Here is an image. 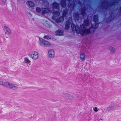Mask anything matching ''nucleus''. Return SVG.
Masks as SVG:
<instances>
[{
    "mask_svg": "<svg viewBox=\"0 0 121 121\" xmlns=\"http://www.w3.org/2000/svg\"><path fill=\"white\" fill-rule=\"evenodd\" d=\"M70 22L67 21L65 26V29H69L70 27V23L71 24V28L72 30L76 31L77 34H80L82 35H84L85 34H88L90 33V29L88 28L89 26H90V24L88 19L85 20L84 22V24L80 26L79 28L78 25L75 26L71 22H72V18H69Z\"/></svg>",
    "mask_w": 121,
    "mask_h": 121,
    "instance_id": "obj_1",
    "label": "nucleus"
},
{
    "mask_svg": "<svg viewBox=\"0 0 121 121\" xmlns=\"http://www.w3.org/2000/svg\"><path fill=\"white\" fill-rule=\"evenodd\" d=\"M39 43L41 46L44 47H49L52 46V44L51 43L41 38L39 39Z\"/></svg>",
    "mask_w": 121,
    "mask_h": 121,
    "instance_id": "obj_2",
    "label": "nucleus"
},
{
    "mask_svg": "<svg viewBox=\"0 0 121 121\" xmlns=\"http://www.w3.org/2000/svg\"><path fill=\"white\" fill-rule=\"evenodd\" d=\"M29 56L34 60H37L39 57L40 55L39 52L36 51L31 52L28 55Z\"/></svg>",
    "mask_w": 121,
    "mask_h": 121,
    "instance_id": "obj_3",
    "label": "nucleus"
},
{
    "mask_svg": "<svg viewBox=\"0 0 121 121\" xmlns=\"http://www.w3.org/2000/svg\"><path fill=\"white\" fill-rule=\"evenodd\" d=\"M4 30L6 37H8L11 35L12 33L11 30L8 26H6L4 27Z\"/></svg>",
    "mask_w": 121,
    "mask_h": 121,
    "instance_id": "obj_4",
    "label": "nucleus"
},
{
    "mask_svg": "<svg viewBox=\"0 0 121 121\" xmlns=\"http://www.w3.org/2000/svg\"><path fill=\"white\" fill-rule=\"evenodd\" d=\"M55 51L52 49H50L48 50V57L50 59L53 58L55 56Z\"/></svg>",
    "mask_w": 121,
    "mask_h": 121,
    "instance_id": "obj_5",
    "label": "nucleus"
},
{
    "mask_svg": "<svg viewBox=\"0 0 121 121\" xmlns=\"http://www.w3.org/2000/svg\"><path fill=\"white\" fill-rule=\"evenodd\" d=\"M93 22L94 24L92 25L91 27H92L93 28L96 29L97 28L98 26V16L97 15H95L94 16L93 19Z\"/></svg>",
    "mask_w": 121,
    "mask_h": 121,
    "instance_id": "obj_6",
    "label": "nucleus"
},
{
    "mask_svg": "<svg viewBox=\"0 0 121 121\" xmlns=\"http://www.w3.org/2000/svg\"><path fill=\"white\" fill-rule=\"evenodd\" d=\"M9 82L5 79H0V85L7 87Z\"/></svg>",
    "mask_w": 121,
    "mask_h": 121,
    "instance_id": "obj_7",
    "label": "nucleus"
},
{
    "mask_svg": "<svg viewBox=\"0 0 121 121\" xmlns=\"http://www.w3.org/2000/svg\"><path fill=\"white\" fill-rule=\"evenodd\" d=\"M63 96L65 99L70 100H73L74 99L73 96L66 93H64Z\"/></svg>",
    "mask_w": 121,
    "mask_h": 121,
    "instance_id": "obj_8",
    "label": "nucleus"
},
{
    "mask_svg": "<svg viewBox=\"0 0 121 121\" xmlns=\"http://www.w3.org/2000/svg\"><path fill=\"white\" fill-rule=\"evenodd\" d=\"M7 87L14 90H16L18 89V87L10 82H9Z\"/></svg>",
    "mask_w": 121,
    "mask_h": 121,
    "instance_id": "obj_9",
    "label": "nucleus"
},
{
    "mask_svg": "<svg viewBox=\"0 0 121 121\" xmlns=\"http://www.w3.org/2000/svg\"><path fill=\"white\" fill-rule=\"evenodd\" d=\"M67 11H65L63 13V17H60L58 19L56 20V22L57 23L60 22H62L63 21V17L65 16L66 14Z\"/></svg>",
    "mask_w": 121,
    "mask_h": 121,
    "instance_id": "obj_10",
    "label": "nucleus"
},
{
    "mask_svg": "<svg viewBox=\"0 0 121 121\" xmlns=\"http://www.w3.org/2000/svg\"><path fill=\"white\" fill-rule=\"evenodd\" d=\"M63 31L60 30H59L56 31V35L61 36L63 35Z\"/></svg>",
    "mask_w": 121,
    "mask_h": 121,
    "instance_id": "obj_11",
    "label": "nucleus"
},
{
    "mask_svg": "<svg viewBox=\"0 0 121 121\" xmlns=\"http://www.w3.org/2000/svg\"><path fill=\"white\" fill-rule=\"evenodd\" d=\"M85 55L83 53H81L80 55V58L81 61L84 62L85 60Z\"/></svg>",
    "mask_w": 121,
    "mask_h": 121,
    "instance_id": "obj_12",
    "label": "nucleus"
},
{
    "mask_svg": "<svg viewBox=\"0 0 121 121\" xmlns=\"http://www.w3.org/2000/svg\"><path fill=\"white\" fill-rule=\"evenodd\" d=\"M53 16L52 17V18L53 19H55V16H58L60 15V13L59 12H57L56 11L53 12Z\"/></svg>",
    "mask_w": 121,
    "mask_h": 121,
    "instance_id": "obj_13",
    "label": "nucleus"
},
{
    "mask_svg": "<svg viewBox=\"0 0 121 121\" xmlns=\"http://www.w3.org/2000/svg\"><path fill=\"white\" fill-rule=\"evenodd\" d=\"M26 4L30 7H34L35 6L34 3L32 1H28L27 2Z\"/></svg>",
    "mask_w": 121,
    "mask_h": 121,
    "instance_id": "obj_14",
    "label": "nucleus"
},
{
    "mask_svg": "<svg viewBox=\"0 0 121 121\" xmlns=\"http://www.w3.org/2000/svg\"><path fill=\"white\" fill-rule=\"evenodd\" d=\"M53 9H58L59 7V4L56 3H54L52 4Z\"/></svg>",
    "mask_w": 121,
    "mask_h": 121,
    "instance_id": "obj_15",
    "label": "nucleus"
},
{
    "mask_svg": "<svg viewBox=\"0 0 121 121\" xmlns=\"http://www.w3.org/2000/svg\"><path fill=\"white\" fill-rule=\"evenodd\" d=\"M42 10V13L43 14L46 13H48L49 11V9H48L43 8Z\"/></svg>",
    "mask_w": 121,
    "mask_h": 121,
    "instance_id": "obj_16",
    "label": "nucleus"
},
{
    "mask_svg": "<svg viewBox=\"0 0 121 121\" xmlns=\"http://www.w3.org/2000/svg\"><path fill=\"white\" fill-rule=\"evenodd\" d=\"M109 49L111 53H114L116 51L115 48L111 46L109 47Z\"/></svg>",
    "mask_w": 121,
    "mask_h": 121,
    "instance_id": "obj_17",
    "label": "nucleus"
},
{
    "mask_svg": "<svg viewBox=\"0 0 121 121\" xmlns=\"http://www.w3.org/2000/svg\"><path fill=\"white\" fill-rule=\"evenodd\" d=\"M25 62L27 64H30L31 62L30 61L29 59L27 57H25L24 58Z\"/></svg>",
    "mask_w": 121,
    "mask_h": 121,
    "instance_id": "obj_18",
    "label": "nucleus"
},
{
    "mask_svg": "<svg viewBox=\"0 0 121 121\" xmlns=\"http://www.w3.org/2000/svg\"><path fill=\"white\" fill-rule=\"evenodd\" d=\"M42 23L44 25H45L46 26L48 27V22L47 21H45L44 20L42 22Z\"/></svg>",
    "mask_w": 121,
    "mask_h": 121,
    "instance_id": "obj_19",
    "label": "nucleus"
},
{
    "mask_svg": "<svg viewBox=\"0 0 121 121\" xmlns=\"http://www.w3.org/2000/svg\"><path fill=\"white\" fill-rule=\"evenodd\" d=\"M43 38L44 39H51V37L48 35L44 36L43 37Z\"/></svg>",
    "mask_w": 121,
    "mask_h": 121,
    "instance_id": "obj_20",
    "label": "nucleus"
},
{
    "mask_svg": "<svg viewBox=\"0 0 121 121\" xmlns=\"http://www.w3.org/2000/svg\"><path fill=\"white\" fill-rule=\"evenodd\" d=\"M93 109L94 111L96 112H97L98 111V109L97 107H95L93 108Z\"/></svg>",
    "mask_w": 121,
    "mask_h": 121,
    "instance_id": "obj_21",
    "label": "nucleus"
},
{
    "mask_svg": "<svg viewBox=\"0 0 121 121\" xmlns=\"http://www.w3.org/2000/svg\"><path fill=\"white\" fill-rule=\"evenodd\" d=\"M41 9L39 8H36V11L38 12H40L41 11Z\"/></svg>",
    "mask_w": 121,
    "mask_h": 121,
    "instance_id": "obj_22",
    "label": "nucleus"
},
{
    "mask_svg": "<svg viewBox=\"0 0 121 121\" xmlns=\"http://www.w3.org/2000/svg\"><path fill=\"white\" fill-rule=\"evenodd\" d=\"M108 108L110 109V110H109V111L112 110L114 109V108L113 106H110Z\"/></svg>",
    "mask_w": 121,
    "mask_h": 121,
    "instance_id": "obj_23",
    "label": "nucleus"
},
{
    "mask_svg": "<svg viewBox=\"0 0 121 121\" xmlns=\"http://www.w3.org/2000/svg\"><path fill=\"white\" fill-rule=\"evenodd\" d=\"M1 1L4 3H5L6 1V0H1Z\"/></svg>",
    "mask_w": 121,
    "mask_h": 121,
    "instance_id": "obj_24",
    "label": "nucleus"
},
{
    "mask_svg": "<svg viewBox=\"0 0 121 121\" xmlns=\"http://www.w3.org/2000/svg\"><path fill=\"white\" fill-rule=\"evenodd\" d=\"M85 11L84 10L83 11H82V15H83L84 14V13L85 12Z\"/></svg>",
    "mask_w": 121,
    "mask_h": 121,
    "instance_id": "obj_25",
    "label": "nucleus"
},
{
    "mask_svg": "<svg viewBox=\"0 0 121 121\" xmlns=\"http://www.w3.org/2000/svg\"><path fill=\"white\" fill-rule=\"evenodd\" d=\"M77 17H78V15L77 16Z\"/></svg>",
    "mask_w": 121,
    "mask_h": 121,
    "instance_id": "obj_26",
    "label": "nucleus"
}]
</instances>
